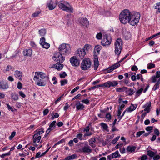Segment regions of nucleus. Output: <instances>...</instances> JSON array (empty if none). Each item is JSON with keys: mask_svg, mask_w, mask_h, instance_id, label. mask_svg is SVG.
Segmentation results:
<instances>
[{"mask_svg": "<svg viewBox=\"0 0 160 160\" xmlns=\"http://www.w3.org/2000/svg\"><path fill=\"white\" fill-rule=\"evenodd\" d=\"M90 148V147L87 145L86 146L82 147L81 150V151L84 153H90L92 151V150Z\"/></svg>", "mask_w": 160, "mask_h": 160, "instance_id": "f3484780", "label": "nucleus"}, {"mask_svg": "<svg viewBox=\"0 0 160 160\" xmlns=\"http://www.w3.org/2000/svg\"><path fill=\"white\" fill-rule=\"evenodd\" d=\"M58 4L59 8L62 10L69 13L73 12V8L67 2L62 1L59 2Z\"/></svg>", "mask_w": 160, "mask_h": 160, "instance_id": "7ed1b4c3", "label": "nucleus"}, {"mask_svg": "<svg viewBox=\"0 0 160 160\" xmlns=\"http://www.w3.org/2000/svg\"><path fill=\"white\" fill-rule=\"evenodd\" d=\"M145 132L144 131H139L137 132L136 134V137L138 138L141 135L144 133Z\"/></svg>", "mask_w": 160, "mask_h": 160, "instance_id": "37998d69", "label": "nucleus"}, {"mask_svg": "<svg viewBox=\"0 0 160 160\" xmlns=\"http://www.w3.org/2000/svg\"><path fill=\"white\" fill-rule=\"evenodd\" d=\"M58 50L62 54L67 55L70 53L71 48L69 44L63 43L59 46Z\"/></svg>", "mask_w": 160, "mask_h": 160, "instance_id": "39448f33", "label": "nucleus"}, {"mask_svg": "<svg viewBox=\"0 0 160 160\" xmlns=\"http://www.w3.org/2000/svg\"><path fill=\"white\" fill-rule=\"evenodd\" d=\"M101 48V46L99 45H97L94 48V52H97L98 53H99Z\"/></svg>", "mask_w": 160, "mask_h": 160, "instance_id": "2f4dec72", "label": "nucleus"}, {"mask_svg": "<svg viewBox=\"0 0 160 160\" xmlns=\"http://www.w3.org/2000/svg\"><path fill=\"white\" fill-rule=\"evenodd\" d=\"M77 157V156L76 154H73L71 156H67L66 157V159H68L70 160L71 159H73Z\"/></svg>", "mask_w": 160, "mask_h": 160, "instance_id": "f704fd0d", "label": "nucleus"}, {"mask_svg": "<svg viewBox=\"0 0 160 160\" xmlns=\"http://www.w3.org/2000/svg\"><path fill=\"white\" fill-rule=\"evenodd\" d=\"M136 149L135 147L128 146L127 148V150L129 152H133Z\"/></svg>", "mask_w": 160, "mask_h": 160, "instance_id": "c9c22d12", "label": "nucleus"}, {"mask_svg": "<svg viewBox=\"0 0 160 160\" xmlns=\"http://www.w3.org/2000/svg\"><path fill=\"white\" fill-rule=\"evenodd\" d=\"M148 159V157L146 155H143L141 158V160H146Z\"/></svg>", "mask_w": 160, "mask_h": 160, "instance_id": "0e129e2a", "label": "nucleus"}, {"mask_svg": "<svg viewBox=\"0 0 160 160\" xmlns=\"http://www.w3.org/2000/svg\"><path fill=\"white\" fill-rule=\"evenodd\" d=\"M147 155L150 157H153L155 155V153L152 151L148 150L147 151Z\"/></svg>", "mask_w": 160, "mask_h": 160, "instance_id": "58836bf2", "label": "nucleus"}, {"mask_svg": "<svg viewBox=\"0 0 160 160\" xmlns=\"http://www.w3.org/2000/svg\"><path fill=\"white\" fill-rule=\"evenodd\" d=\"M154 132L157 136H158L159 135V132L158 129H155L154 130Z\"/></svg>", "mask_w": 160, "mask_h": 160, "instance_id": "69168bd1", "label": "nucleus"}, {"mask_svg": "<svg viewBox=\"0 0 160 160\" xmlns=\"http://www.w3.org/2000/svg\"><path fill=\"white\" fill-rule=\"evenodd\" d=\"M137 107V104H131L129 107L126 109V111L128 112H131L135 110Z\"/></svg>", "mask_w": 160, "mask_h": 160, "instance_id": "4be33fe9", "label": "nucleus"}, {"mask_svg": "<svg viewBox=\"0 0 160 160\" xmlns=\"http://www.w3.org/2000/svg\"><path fill=\"white\" fill-rule=\"evenodd\" d=\"M100 87H103L102 84L98 85L97 86H93V87H92L91 88H90L89 89V90H91L92 89H94L96 88H99Z\"/></svg>", "mask_w": 160, "mask_h": 160, "instance_id": "c03bdc74", "label": "nucleus"}, {"mask_svg": "<svg viewBox=\"0 0 160 160\" xmlns=\"http://www.w3.org/2000/svg\"><path fill=\"white\" fill-rule=\"evenodd\" d=\"M93 61L94 62V69L95 70L97 69L98 66V61L97 55H94Z\"/></svg>", "mask_w": 160, "mask_h": 160, "instance_id": "412c9836", "label": "nucleus"}, {"mask_svg": "<svg viewBox=\"0 0 160 160\" xmlns=\"http://www.w3.org/2000/svg\"><path fill=\"white\" fill-rule=\"evenodd\" d=\"M76 106L77 110H83L85 108L83 104L80 103L79 101H78V103L76 104Z\"/></svg>", "mask_w": 160, "mask_h": 160, "instance_id": "bb28decb", "label": "nucleus"}, {"mask_svg": "<svg viewBox=\"0 0 160 160\" xmlns=\"http://www.w3.org/2000/svg\"><path fill=\"white\" fill-rule=\"evenodd\" d=\"M115 53L117 55H119L121 53L122 47V42L121 39H118L115 42Z\"/></svg>", "mask_w": 160, "mask_h": 160, "instance_id": "423d86ee", "label": "nucleus"}, {"mask_svg": "<svg viewBox=\"0 0 160 160\" xmlns=\"http://www.w3.org/2000/svg\"><path fill=\"white\" fill-rule=\"evenodd\" d=\"M56 121H53L49 125V127L46 131V134L47 135H48L50 132L55 128Z\"/></svg>", "mask_w": 160, "mask_h": 160, "instance_id": "2eb2a0df", "label": "nucleus"}, {"mask_svg": "<svg viewBox=\"0 0 160 160\" xmlns=\"http://www.w3.org/2000/svg\"><path fill=\"white\" fill-rule=\"evenodd\" d=\"M8 88V84L6 82L3 81L0 82V89H6Z\"/></svg>", "mask_w": 160, "mask_h": 160, "instance_id": "6ab92c4d", "label": "nucleus"}, {"mask_svg": "<svg viewBox=\"0 0 160 160\" xmlns=\"http://www.w3.org/2000/svg\"><path fill=\"white\" fill-rule=\"evenodd\" d=\"M23 53L25 56L31 57L32 54V50L29 49L25 50L23 52Z\"/></svg>", "mask_w": 160, "mask_h": 160, "instance_id": "a878e982", "label": "nucleus"}, {"mask_svg": "<svg viewBox=\"0 0 160 160\" xmlns=\"http://www.w3.org/2000/svg\"><path fill=\"white\" fill-rule=\"evenodd\" d=\"M119 138V136H118L116 137L115 138H114L112 142V143L113 144H115L116 142L118 140Z\"/></svg>", "mask_w": 160, "mask_h": 160, "instance_id": "49530a36", "label": "nucleus"}, {"mask_svg": "<svg viewBox=\"0 0 160 160\" xmlns=\"http://www.w3.org/2000/svg\"><path fill=\"white\" fill-rule=\"evenodd\" d=\"M17 88L19 89H21L22 88V84L20 82L18 83Z\"/></svg>", "mask_w": 160, "mask_h": 160, "instance_id": "4d7b16f0", "label": "nucleus"}, {"mask_svg": "<svg viewBox=\"0 0 160 160\" xmlns=\"http://www.w3.org/2000/svg\"><path fill=\"white\" fill-rule=\"evenodd\" d=\"M10 96L12 100L16 101L19 99L18 95L16 93L11 92Z\"/></svg>", "mask_w": 160, "mask_h": 160, "instance_id": "393cba45", "label": "nucleus"}, {"mask_svg": "<svg viewBox=\"0 0 160 160\" xmlns=\"http://www.w3.org/2000/svg\"><path fill=\"white\" fill-rule=\"evenodd\" d=\"M100 124L101 127L104 130L107 131H108V126L106 124L103 122H102L100 123Z\"/></svg>", "mask_w": 160, "mask_h": 160, "instance_id": "7c9ffc66", "label": "nucleus"}, {"mask_svg": "<svg viewBox=\"0 0 160 160\" xmlns=\"http://www.w3.org/2000/svg\"><path fill=\"white\" fill-rule=\"evenodd\" d=\"M67 76V74L65 73V72H63L62 74H60V77L62 78H65Z\"/></svg>", "mask_w": 160, "mask_h": 160, "instance_id": "6e6d98bb", "label": "nucleus"}, {"mask_svg": "<svg viewBox=\"0 0 160 160\" xmlns=\"http://www.w3.org/2000/svg\"><path fill=\"white\" fill-rule=\"evenodd\" d=\"M155 67V65L154 64L150 63L148 65V69H151L152 68H154Z\"/></svg>", "mask_w": 160, "mask_h": 160, "instance_id": "79ce46f5", "label": "nucleus"}, {"mask_svg": "<svg viewBox=\"0 0 160 160\" xmlns=\"http://www.w3.org/2000/svg\"><path fill=\"white\" fill-rule=\"evenodd\" d=\"M143 91V89L141 88L138 90L136 93V95L137 96H139Z\"/></svg>", "mask_w": 160, "mask_h": 160, "instance_id": "a18cd8bd", "label": "nucleus"}, {"mask_svg": "<svg viewBox=\"0 0 160 160\" xmlns=\"http://www.w3.org/2000/svg\"><path fill=\"white\" fill-rule=\"evenodd\" d=\"M14 76L16 78L20 80L22 79V73L21 71L18 70L15 71Z\"/></svg>", "mask_w": 160, "mask_h": 160, "instance_id": "a211bd4d", "label": "nucleus"}, {"mask_svg": "<svg viewBox=\"0 0 160 160\" xmlns=\"http://www.w3.org/2000/svg\"><path fill=\"white\" fill-rule=\"evenodd\" d=\"M39 32L41 36H43L46 34V31L45 29H42L39 30Z\"/></svg>", "mask_w": 160, "mask_h": 160, "instance_id": "e433bc0d", "label": "nucleus"}, {"mask_svg": "<svg viewBox=\"0 0 160 160\" xmlns=\"http://www.w3.org/2000/svg\"><path fill=\"white\" fill-rule=\"evenodd\" d=\"M40 44L42 47L43 48L47 49L50 46V44L45 42V39L44 38H41L40 40Z\"/></svg>", "mask_w": 160, "mask_h": 160, "instance_id": "ddd939ff", "label": "nucleus"}, {"mask_svg": "<svg viewBox=\"0 0 160 160\" xmlns=\"http://www.w3.org/2000/svg\"><path fill=\"white\" fill-rule=\"evenodd\" d=\"M118 84V82L117 81H108L102 84L103 87H105L109 88L111 87H115Z\"/></svg>", "mask_w": 160, "mask_h": 160, "instance_id": "9d476101", "label": "nucleus"}, {"mask_svg": "<svg viewBox=\"0 0 160 160\" xmlns=\"http://www.w3.org/2000/svg\"><path fill=\"white\" fill-rule=\"evenodd\" d=\"M138 70V68L137 66L134 65L131 68V70L132 71H137Z\"/></svg>", "mask_w": 160, "mask_h": 160, "instance_id": "338daca9", "label": "nucleus"}, {"mask_svg": "<svg viewBox=\"0 0 160 160\" xmlns=\"http://www.w3.org/2000/svg\"><path fill=\"white\" fill-rule=\"evenodd\" d=\"M160 84V78H159L158 80L157 81L156 83L154 86L152 90L155 91L157 89H158L159 87V84Z\"/></svg>", "mask_w": 160, "mask_h": 160, "instance_id": "c85d7f7f", "label": "nucleus"}, {"mask_svg": "<svg viewBox=\"0 0 160 160\" xmlns=\"http://www.w3.org/2000/svg\"><path fill=\"white\" fill-rule=\"evenodd\" d=\"M140 17V15L138 12H133L132 15L128 22L132 26L136 25L138 23Z\"/></svg>", "mask_w": 160, "mask_h": 160, "instance_id": "20e7f679", "label": "nucleus"}, {"mask_svg": "<svg viewBox=\"0 0 160 160\" xmlns=\"http://www.w3.org/2000/svg\"><path fill=\"white\" fill-rule=\"evenodd\" d=\"M81 102L87 104H88L89 103V101L87 99L82 100Z\"/></svg>", "mask_w": 160, "mask_h": 160, "instance_id": "603ef678", "label": "nucleus"}, {"mask_svg": "<svg viewBox=\"0 0 160 160\" xmlns=\"http://www.w3.org/2000/svg\"><path fill=\"white\" fill-rule=\"evenodd\" d=\"M157 78L155 75L152 76L151 78V80L153 82H155L157 80Z\"/></svg>", "mask_w": 160, "mask_h": 160, "instance_id": "09e8293b", "label": "nucleus"}, {"mask_svg": "<svg viewBox=\"0 0 160 160\" xmlns=\"http://www.w3.org/2000/svg\"><path fill=\"white\" fill-rule=\"evenodd\" d=\"M111 42L112 38L111 37L106 34L103 36L101 43L103 46H108L111 43Z\"/></svg>", "mask_w": 160, "mask_h": 160, "instance_id": "6e6552de", "label": "nucleus"}, {"mask_svg": "<svg viewBox=\"0 0 160 160\" xmlns=\"http://www.w3.org/2000/svg\"><path fill=\"white\" fill-rule=\"evenodd\" d=\"M7 107L8 108V109L9 110H10L12 112H14L16 111L17 110L16 109H13L11 107L9 104L7 103Z\"/></svg>", "mask_w": 160, "mask_h": 160, "instance_id": "ea45409f", "label": "nucleus"}, {"mask_svg": "<svg viewBox=\"0 0 160 160\" xmlns=\"http://www.w3.org/2000/svg\"><path fill=\"white\" fill-rule=\"evenodd\" d=\"M39 13L40 12L38 11L32 14V17L33 18L37 17L38 16Z\"/></svg>", "mask_w": 160, "mask_h": 160, "instance_id": "13d9d810", "label": "nucleus"}, {"mask_svg": "<svg viewBox=\"0 0 160 160\" xmlns=\"http://www.w3.org/2000/svg\"><path fill=\"white\" fill-rule=\"evenodd\" d=\"M132 14V12H130L128 10H124L119 16V19L121 22L123 24H125L128 22Z\"/></svg>", "mask_w": 160, "mask_h": 160, "instance_id": "f03ea898", "label": "nucleus"}, {"mask_svg": "<svg viewBox=\"0 0 160 160\" xmlns=\"http://www.w3.org/2000/svg\"><path fill=\"white\" fill-rule=\"evenodd\" d=\"M154 9H157L156 13H158L160 12V2L157 3L155 5Z\"/></svg>", "mask_w": 160, "mask_h": 160, "instance_id": "cd10ccee", "label": "nucleus"}, {"mask_svg": "<svg viewBox=\"0 0 160 160\" xmlns=\"http://www.w3.org/2000/svg\"><path fill=\"white\" fill-rule=\"evenodd\" d=\"M120 62H119L118 63L115 64L112 66V68L114 70L119 67L120 66Z\"/></svg>", "mask_w": 160, "mask_h": 160, "instance_id": "a19ab883", "label": "nucleus"}, {"mask_svg": "<svg viewBox=\"0 0 160 160\" xmlns=\"http://www.w3.org/2000/svg\"><path fill=\"white\" fill-rule=\"evenodd\" d=\"M96 139L95 138H91L88 140L89 142V145L91 146L92 147L94 148L95 146L92 145V144L95 143L96 142Z\"/></svg>", "mask_w": 160, "mask_h": 160, "instance_id": "c756f323", "label": "nucleus"}, {"mask_svg": "<svg viewBox=\"0 0 160 160\" xmlns=\"http://www.w3.org/2000/svg\"><path fill=\"white\" fill-rule=\"evenodd\" d=\"M63 65L62 64L59 63L53 65L52 68H55L58 70H60L63 68Z\"/></svg>", "mask_w": 160, "mask_h": 160, "instance_id": "b1692460", "label": "nucleus"}, {"mask_svg": "<svg viewBox=\"0 0 160 160\" xmlns=\"http://www.w3.org/2000/svg\"><path fill=\"white\" fill-rule=\"evenodd\" d=\"M19 93L20 96L23 98H25L26 96V95L22 91H20L19 92Z\"/></svg>", "mask_w": 160, "mask_h": 160, "instance_id": "052dcab7", "label": "nucleus"}, {"mask_svg": "<svg viewBox=\"0 0 160 160\" xmlns=\"http://www.w3.org/2000/svg\"><path fill=\"white\" fill-rule=\"evenodd\" d=\"M91 66V62L89 59H84L81 63L80 67L82 70H88Z\"/></svg>", "mask_w": 160, "mask_h": 160, "instance_id": "0eeeda50", "label": "nucleus"}, {"mask_svg": "<svg viewBox=\"0 0 160 160\" xmlns=\"http://www.w3.org/2000/svg\"><path fill=\"white\" fill-rule=\"evenodd\" d=\"M53 60L58 63L62 62L64 60V58L63 57L62 54L59 52L55 53L52 57Z\"/></svg>", "mask_w": 160, "mask_h": 160, "instance_id": "1a4fd4ad", "label": "nucleus"}, {"mask_svg": "<svg viewBox=\"0 0 160 160\" xmlns=\"http://www.w3.org/2000/svg\"><path fill=\"white\" fill-rule=\"evenodd\" d=\"M79 22L82 25L87 27L89 25V22L88 19L86 18H81L79 19Z\"/></svg>", "mask_w": 160, "mask_h": 160, "instance_id": "dca6fc26", "label": "nucleus"}, {"mask_svg": "<svg viewBox=\"0 0 160 160\" xmlns=\"http://www.w3.org/2000/svg\"><path fill=\"white\" fill-rule=\"evenodd\" d=\"M35 84L39 86H45L47 82L48 81V78L42 72H36L34 78Z\"/></svg>", "mask_w": 160, "mask_h": 160, "instance_id": "f257e3e1", "label": "nucleus"}, {"mask_svg": "<svg viewBox=\"0 0 160 160\" xmlns=\"http://www.w3.org/2000/svg\"><path fill=\"white\" fill-rule=\"evenodd\" d=\"M61 85L62 86L64 85L68 82V80L67 79H64L61 80L60 81Z\"/></svg>", "mask_w": 160, "mask_h": 160, "instance_id": "de8ad7c7", "label": "nucleus"}, {"mask_svg": "<svg viewBox=\"0 0 160 160\" xmlns=\"http://www.w3.org/2000/svg\"><path fill=\"white\" fill-rule=\"evenodd\" d=\"M41 136L38 135V133H35L33 136V143L39 142L41 139Z\"/></svg>", "mask_w": 160, "mask_h": 160, "instance_id": "aec40b11", "label": "nucleus"}, {"mask_svg": "<svg viewBox=\"0 0 160 160\" xmlns=\"http://www.w3.org/2000/svg\"><path fill=\"white\" fill-rule=\"evenodd\" d=\"M57 2L55 3L52 0H50L47 3V6L49 10H52L54 9L56 7Z\"/></svg>", "mask_w": 160, "mask_h": 160, "instance_id": "4468645a", "label": "nucleus"}, {"mask_svg": "<svg viewBox=\"0 0 160 160\" xmlns=\"http://www.w3.org/2000/svg\"><path fill=\"white\" fill-rule=\"evenodd\" d=\"M44 132L43 129V128H42L40 129L39 131L37 133H38V135L39 136H40L41 134H42Z\"/></svg>", "mask_w": 160, "mask_h": 160, "instance_id": "bf43d9fd", "label": "nucleus"}, {"mask_svg": "<svg viewBox=\"0 0 160 160\" xmlns=\"http://www.w3.org/2000/svg\"><path fill=\"white\" fill-rule=\"evenodd\" d=\"M102 37V35L101 33H98L96 35V38L98 40L101 39Z\"/></svg>", "mask_w": 160, "mask_h": 160, "instance_id": "3c124183", "label": "nucleus"}, {"mask_svg": "<svg viewBox=\"0 0 160 160\" xmlns=\"http://www.w3.org/2000/svg\"><path fill=\"white\" fill-rule=\"evenodd\" d=\"M153 159L154 160H158L160 159V156L159 155H157L153 156Z\"/></svg>", "mask_w": 160, "mask_h": 160, "instance_id": "e2e57ef3", "label": "nucleus"}, {"mask_svg": "<svg viewBox=\"0 0 160 160\" xmlns=\"http://www.w3.org/2000/svg\"><path fill=\"white\" fill-rule=\"evenodd\" d=\"M16 134V132L15 131L11 133V135L9 137V139L12 140V138L15 136Z\"/></svg>", "mask_w": 160, "mask_h": 160, "instance_id": "8fccbe9b", "label": "nucleus"}, {"mask_svg": "<svg viewBox=\"0 0 160 160\" xmlns=\"http://www.w3.org/2000/svg\"><path fill=\"white\" fill-rule=\"evenodd\" d=\"M49 112V110L48 109H45L43 111V114L44 115H47Z\"/></svg>", "mask_w": 160, "mask_h": 160, "instance_id": "774afa93", "label": "nucleus"}, {"mask_svg": "<svg viewBox=\"0 0 160 160\" xmlns=\"http://www.w3.org/2000/svg\"><path fill=\"white\" fill-rule=\"evenodd\" d=\"M86 53V51L82 49H79L77 51V56L82 59L84 58Z\"/></svg>", "mask_w": 160, "mask_h": 160, "instance_id": "f8f14e48", "label": "nucleus"}, {"mask_svg": "<svg viewBox=\"0 0 160 160\" xmlns=\"http://www.w3.org/2000/svg\"><path fill=\"white\" fill-rule=\"evenodd\" d=\"M128 95H132L134 93V90L131 89H129L128 90Z\"/></svg>", "mask_w": 160, "mask_h": 160, "instance_id": "5fc2aeb1", "label": "nucleus"}, {"mask_svg": "<svg viewBox=\"0 0 160 160\" xmlns=\"http://www.w3.org/2000/svg\"><path fill=\"white\" fill-rule=\"evenodd\" d=\"M156 77L160 78V71H157L156 72V75H155Z\"/></svg>", "mask_w": 160, "mask_h": 160, "instance_id": "680f3d73", "label": "nucleus"}, {"mask_svg": "<svg viewBox=\"0 0 160 160\" xmlns=\"http://www.w3.org/2000/svg\"><path fill=\"white\" fill-rule=\"evenodd\" d=\"M151 106V103L150 102H148L144 105L143 106V108H145L144 111H146L147 113H148L150 111V108Z\"/></svg>", "mask_w": 160, "mask_h": 160, "instance_id": "5701e85b", "label": "nucleus"}, {"mask_svg": "<svg viewBox=\"0 0 160 160\" xmlns=\"http://www.w3.org/2000/svg\"><path fill=\"white\" fill-rule=\"evenodd\" d=\"M127 88L126 87H123L122 88H116V91L118 92H121L126 90Z\"/></svg>", "mask_w": 160, "mask_h": 160, "instance_id": "4c0bfd02", "label": "nucleus"}, {"mask_svg": "<svg viewBox=\"0 0 160 160\" xmlns=\"http://www.w3.org/2000/svg\"><path fill=\"white\" fill-rule=\"evenodd\" d=\"M112 154L113 157V158L119 157L121 156L118 151H116L112 153Z\"/></svg>", "mask_w": 160, "mask_h": 160, "instance_id": "473e14b6", "label": "nucleus"}, {"mask_svg": "<svg viewBox=\"0 0 160 160\" xmlns=\"http://www.w3.org/2000/svg\"><path fill=\"white\" fill-rule=\"evenodd\" d=\"M92 48L91 46L89 44H86L83 48V49L84 50V51H88L89 49Z\"/></svg>", "mask_w": 160, "mask_h": 160, "instance_id": "72a5a7b5", "label": "nucleus"}, {"mask_svg": "<svg viewBox=\"0 0 160 160\" xmlns=\"http://www.w3.org/2000/svg\"><path fill=\"white\" fill-rule=\"evenodd\" d=\"M70 62L73 66L78 67L80 64L79 60L75 56L72 57L70 59Z\"/></svg>", "mask_w": 160, "mask_h": 160, "instance_id": "9b49d317", "label": "nucleus"}, {"mask_svg": "<svg viewBox=\"0 0 160 160\" xmlns=\"http://www.w3.org/2000/svg\"><path fill=\"white\" fill-rule=\"evenodd\" d=\"M79 86H77L76 87H75L74 89H72L71 92V94L73 93L74 92H75L77 91L79 89Z\"/></svg>", "mask_w": 160, "mask_h": 160, "instance_id": "864d4df0", "label": "nucleus"}]
</instances>
